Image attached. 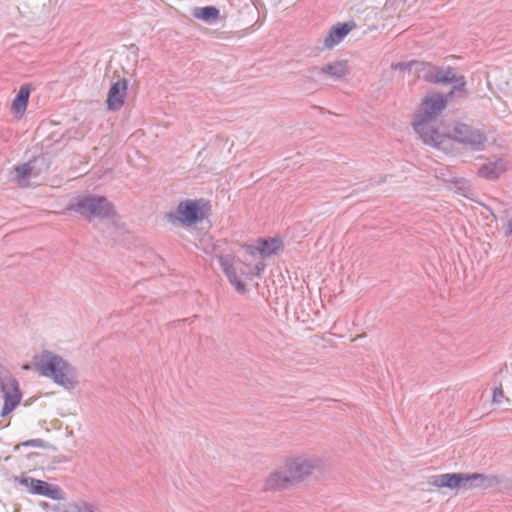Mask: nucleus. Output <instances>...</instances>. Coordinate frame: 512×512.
Wrapping results in <instances>:
<instances>
[{"label": "nucleus", "instance_id": "4be33fe9", "mask_svg": "<svg viewBox=\"0 0 512 512\" xmlns=\"http://www.w3.org/2000/svg\"><path fill=\"white\" fill-rule=\"evenodd\" d=\"M71 512H95L97 506L93 503L81 501L69 505Z\"/></svg>", "mask_w": 512, "mask_h": 512}, {"label": "nucleus", "instance_id": "f257e3e1", "mask_svg": "<svg viewBox=\"0 0 512 512\" xmlns=\"http://www.w3.org/2000/svg\"><path fill=\"white\" fill-rule=\"evenodd\" d=\"M447 103L448 95L434 93L422 101L419 112L414 115L413 129L425 144L437 146L441 143L445 133L435 129L432 122L446 108Z\"/></svg>", "mask_w": 512, "mask_h": 512}, {"label": "nucleus", "instance_id": "6ab92c4d", "mask_svg": "<svg viewBox=\"0 0 512 512\" xmlns=\"http://www.w3.org/2000/svg\"><path fill=\"white\" fill-rule=\"evenodd\" d=\"M14 172L15 179L20 187H27L30 183V179L35 178L31 160L20 165H16L14 167Z\"/></svg>", "mask_w": 512, "mask_h": 512}, {"label": "nucleus", "instance_id": "423d86ee", "mask_svg": "<svg viewBox=\"0 0 512 512\" xmlns=\"http://www.w3.org/2000/svg\"><path fill=\"white\" fill-rule=\"evenodd\" d=\"M453 139L472 151H482L487 141L486 134L471 125L456 122L452 129Z\"/></svg>", "mask_w": 512, "mask_h": 512}, {"label": "nucleus", "instance_id": "bb28decb", "mask_svg": "<svg viewBox=\"0 0 512 512\" xmlns=\"http://www.w3.org/2000/svg\"><path fill=\"white\" fill-rule=\"evenodd\" d=\"M40 506H41L42 508L46 509V508H48V507H49V504H48L47 502H44V501H43V502H41V503H40Z\"/></svg>", "mask_w": 512, "mask_h": 512}, {"label": "nucleus", "instance_id": "f8f14e48", "mask_svg": "<svg viewBox=\"0 0 512 512\" xmlns=\"http://www.w3.org/2000/svg\"><path fill=\"white\" fill-rule=\"evenodd\" d=\"M128 81L123 78L113 83L108 92L107 108L111 111L118 110L124 104Z\"/></svg>", "mask_w": 512, "mask_h": 512}, {"label": "nucleus", "instance_id": "9b49d317", "mask_svg": "<svg viewBox=\"0 0 512 512\" xmlns=\"http://www.w3.org/2000/svg\"><path fill=\"white\" fill-rule=\"evenodd\" d=\"M355 26L353 21L333 25L323 41V48L332 49L340 44Z\"/></svg>", "mask_w": 512, "mask_h": 512}, {"label": "nucleus", "instance_id": "f3484780", "mask_svg": "<svg viewBox=\"0 0 512 512\" xmlns=\"http://www.w3.org/2000/svg\"><path fill=\"white\" fill-rule=\"evenodd\" d=\"M30 92L31 88L29 84H23L20 86V89L12 102V110L16 114L23 115L26 111L29 102Z\"/></svg>", "mask_w": 512, "mask_h": 512}, {"label": "nucleus", "instance_id": "412c9836", "mask_svg": "<svg viewBox=\"0 0 512 512\" xmlns=\"http://www.w3.org/2000/svg\"><path fill=\"white\" fill-rule=\"evenodd\" d=\"M31 164L34 171V177H39L49 171L51 163L48 157L42 154L31 159Z\"/></svg>", "mask_w": 512, "mask_h": 512}, {"label": "nucleus", "instance_id": "cd10ccee", "mask_svg": "<svg viewBox=\"0 0 512 512\" xmlns=\"http://www.w3.org/2000/svg\"><path fill=\"white\" fill-rule=\"evenodd\" d=\"M404 66H405V64H404V63H398V64H396V65L394 66V68H395V69H399V68H402V67H404Z\"/></svg>", "mask_w": 512, "mask_h": 512}, {"label": "nucleus", "instance_id": "5701e85b", "mask_svg": "<svg viewBox=\"0 0 512 512\" xmlns=\"http://www.w3.org/2000/svg\"><path fill=\"white\" fill-rule=\"evenodd\" d=\"M45 496L52 500H63L64 492L58 485H53L49 483V488H47Z\"/></svg>", "mask_w": 512, "mask_h": 512}, {"label": "nucleus", "instance_id": "0eeeda50", "mask_svg": "<svg viewBox=\"0 0 512 512\" xmlns=\"http://www.w3.org/2000/svg\"><path fill=\"white\" fill-rule=\"evenodd\" d=\"M166 218L172 224L181 223L190 226L201 221L204 213L197 201L185 200L178 204L175 212L167 213Z\"/></svg>", "mask_w": 512, "mask_h": 512}, {"label": "nucleus", "instance_id": "1a4fd4ad", "mask_svg": "<svg viewBox=\"0 0 512 512\" xmlns=\"http://www.w3.org/2000/svg\"><path fill=\"white\" fill-rule=\"evenodd\" d=\"M282 248L283 241L278 237L259 238L256 245L246 246V252L251 256L259 254L265 258L276 254Z\"/></svg>", "mask_w": 512, "mask_h": 512}, {"label": "nucleus", "instance_id": "6e6552de", "mask_svg": "<svg viewBox=\"0 0 512 512\" xmlns=\"http://www.w3.org/2000/svg\"><path fill=\"white\" fill-rule=\"evenodd\" d=\"M0 390L4 397V405L0 415L5 417L20 403L22 393L17 379L10 374L0 377Z\"/></svg>", "mask_w": 512, "mask_h": 512}, {"label": "nucleus", "instance_id": "f03ea898", "mask_svg": "<svg viewBox=\"0 0 512 512\" xmlns=\"http://www.w3.org/2000/svg\"><path fill=\"white\" fill-rule=\"evenodd\" d=\"M35 367L42 376L51 378L65 389L70 390L77 385L75 368L52 351H42Z\"/></svg>", "mask_w": 512, "mask_h": 512}, {"label": "nucleus", "instance_id": "7ed1b4c3", "mask_svg": "<svg viewBox=\"0 0 512 512\" xmlns=\"http://www.w3.org/2000/svg\"><path fill=\"white\" fill-rule=\"evenodd\" d=\"M316 465L308 458L297 457L287 461L284 468L273 472L266 480L264 489L266 491L282 490L293 482H299L312 474Z\"/></svg>", "mask_w": 512, "mask_h": 512}, {"label": "nucleus", "instance_id": "393cba45", "mask_svg": "<svg viewBox=\"0 0 512 512\" xmlns=\"http://www.w3.org/2000/svg\"><path fill=\"white\" fill-rule=\"evenodd\" d=\"M266 264L263 261H259L255 264L253 270L250 272L252 275L260 276L265 270Z\"/></svg>", "mask_w": 512, "mask_h": 512}, {"label": "nucleus", "instance_id": "2eb2a0df", "mask_svg": "<svg viewBox=\"0 0 512 512\" xmlns=\"http://www.w3.org/2000/svg\"><path fill=\"white\" fill-rule=\"evenodd\" d=\"M219 262L229 282L238 292H244L246 290L245 284L238 278L234 264L227 257H220Z\"/></svg>", "mask_w": 512, "mask_h": 512}, {"label": "nucleus", "instance_id": "a878e982", "mask_svg": "<svg viewBox=\"0 0 512 512\" xmlns=\"http://www.w3.org/2000/svg\"><path fill=\"white\" fill-rule=\"evenodd\" d=\"M504 397V393L502 388L496 387L493 390V402L494 403H500L501 399Z\"/></svg>", "mask_w": 512, "mask_h": 512}, {"label": "nucleus", "instance_id": "39448f33", "mask_svg": "<svg viewBox=\"0 0 512 512\" xmlns=\"http://www.w3.org/2000/svg\"><path fill=\"white\" fill-rule=\"evenodd\" d=\"M422 78L432 84H452L450 95L455 92L466 91V80L463 75H458L455 68L451 66H437L430 63H423L420 70Z\"/></svg>", "mask_w": 512, "mask_h": 512}, {"label": "nucleus", "instance_id": "ddd939ff", "mask_svg": "<svg viewBox=\"0 0 512 512\" xmlns=\"http://www.w3.org/2000/svg\"><path fill=\"white\" fill-rule=\"evenodd\" d=\"M464 473H445L431 477L430 483L438 488L460 489L464 488Z\"/></svg>", "mask_w": 512, "mask_h": 512}, {"label": "nucleus", "instance_id": "9d476101", "mask_svg": "<svg viewBox=\"0 0 512 512\" xmlns=\"http://www.w3.org/2000/svg\"><path fill=\"white\" fill-rule=\"evenodd\" d=\"M508 169L507 161L502 157H492L478 169V176L486 180H496Z\"/></svg>", "mask_w": 512, "mask_h": 512}, {"label": "nucleus", "instance_id": "aec40b11", "mask_svg": "<svg viewBox=\"0 0 512 512\" xmlns=\"http://www.w3.org/2000/svg\"><path fill=\"white\" fill-rule=\"evenodd\" d=\"M220 15V11L215 6H205L197 8L194 11V16L204 22H212Z\"/></svg>", "mask_w": 512, "mask_h": 512}, {"label": "nucleus", "instance_id": "4468645a", "mask_svg": "<svg viewBox=\"0 0 512 512\" xmlns=\"http://www.w3.org/2000/svg\"><path fill=\"white\" fill-rule=\"evenodd\" d=\"M313 70L316 71L318 75L326 74L334 80H341L347 75L349 67L347 60H335L320 68L315 67Z\"/></svg>", "mask_w": 512, "mask_h": 512}, {"label": "nucleus", "instance_id": "dca6fc26", "mask_svg": "<svg viewBox=\"0 0 512 512\" xmlns=\"http://www.w3.org/2000/svg\"><path fill=\"white\" fill-rule=\"evenodd\" d=\"M15 481L29 489V492L36 495L45 496L49 483L43 480L31 477H15Z\"/></svg>", "mask_w": 512, "mask_h": 512}, {"label": "nucleus", "instance_id": "a211bd4d", "mask_svg": "<svg viewBox=\"0 0 512 512\" xmlns=\"http://www.w3.org/2000/svg\"><path fill=\"white\" fill-rule=\"evenodd\" d=\"M466 481L464 482V488H488L493 485L495 478L489 477L481 473L464 474Z\"/></svg>", "mask_w": 512, "mask_h": 512}, {"label": "nucleus", "instance_id": "b1692460", "mask_svg": "<svg viewBox=\"0 0 512 512\" xmlns=\"http://www.w3.org/2000/svg\"><path fill=\"white\" fill-rule=\"evenodd\" d=\"M23 447L45 448L46 442L40 438L26 440L20 443Z\"/></svg>", "mask_w": 512, "mask_h": 512}, {"label": "nucleus", "instance_id": "20e7f679", "mask_svg": "<svg viewBox=\"0 0 512 512\" xmlns=\"http://www.w3.org/2000/svg\"><path fill=\"white\" fill-rule=\"evenodd\" d=\"M68 210L88 218L109 219L115 214L112 204L106 197L93 194L73 197L69 202Z\"/></svg>", "mask_w": 512, "mask_h": 512}]
</instances>
